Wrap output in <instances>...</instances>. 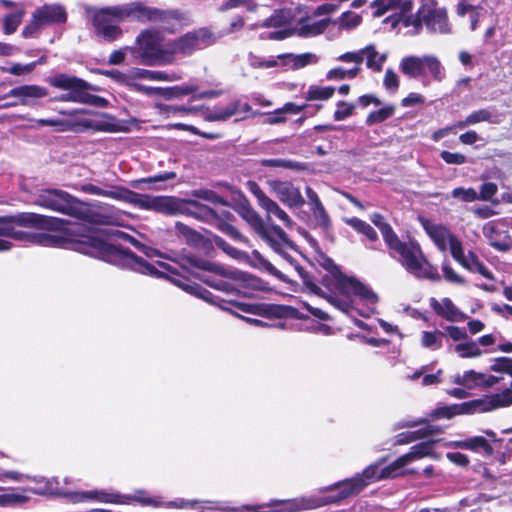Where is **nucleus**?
Here are the masks:
<instances>
[{
  "label": "nucleus",
  "instance_id": "1",
  "mask_svg": "<svg viewBox=\"0 0 512 512\" xmlns=\"http://www.w3.org/2000/svg\"><path fill=\"white\" fill-rule=\"evenodd\" d=\"M0 237L42 247L74 250L121 269L157 279L174 273L168 263H149L130 249L104 241L84 224L70 223L64 219L36 213L0 216Z\"/></svg>",
  "mask_w": 512,
  "mask_h": 512
},
{
  "label": "nucleus",
  "instance_id": "2",
  "mask_svg": "<svg viewBox=\"0 0 512 512\" xmlns=\"http://www.w3.org/2000/svg\"><path fill=\"white\" fill-rule=\"evenodd\" d=\"M316 260L326 270V274L322 276L321 284L328 292H324L323 297L348 316H352V313L356 311L360 316L369 317L374 309L368 312L356 309L351 295L361 301L375 305L379 300L377 294L358 279L343 274L335 262L321 250L317 252Z\"/></svg>",
  "mask_w": 512,
  "mask_h": 512
},
{
  "label": "nucleus",
  "instance_id": "3",
  "mask_svg": "<svg viewBox=\"0 0 512 512\" xmlns=\"http://www.w3.org/2000/svg\"><path fill=\"white\" fill-rule=\"evenodd\" d=\"M383 460L366 467L361 474L336 482L330 486L321 488V492H326L327 495L319 499L316 506L337 504L344 499L356 495L361 492L367 485L378 480L395 478L401 472L395 466V461L391 464L380 468Z\"/></svg>",
  "mask_w": 512,
  "mask_h": 512
},
{
  "label": "nucleus",
  "instance_id": "4",
  "mask_svg": "<svg viewBox=\"0 0 512 512\" xmlns=\"http://www.w3.org/2000/svg\"><path fill=\"white\" fill-rule=\"evenodd\" d=\"M184 280H173V282L179 287L183 288L188 293L195 295L209 303H213L221 307L223 310H229L225 305H232L239 309L242 312L265 316L269 318H291V319H306L308 316L304 315L298 309L287 306V305H279V304H247L240 302H226L225 300H221V303L217 302L219 297L214 296L212 292L204 288L202 285L197 283H185Z\"/></svg>",
  "mask_w": 512,
  "mask_h": 512
},
{
  "label": "nucleus",
  "instance_id": "5",
  "mask_svg": "<svg viewBox=\"0 0 512 512\" xmlns=\"http://www.w3.org/2000/svg\"><path fill=\"white\" fill-rule=\"evenodd\" d=\"M34 204L89 223L96 221L97 214L94 211L77 198L60 189L40 190L35 196Z\"/></svg>",
  "mask_w": 512,
  "mask_h": 512
},
{
  "label": "nucleus",
  "instance_id": "6",
  "mask_svg": "<svg viewBox=\"0 0 512 512\" xmlns=\"http://www.w3.org/2000/svg\"><path fill=\"white\" fill-rule=\"evenodd\" d=\"M129 52L145 66L166 65L173 61V54L162 46L160 32L152 28L140 32Z\"/></svg>",
  "mask_w": 512,
  "mask_h": 512
},
{
  "label": "nucleus",
  "instance_id": "7",
  "mask_svg": "<svg viewBox=\"0 0 512 512\" xmlns=\"http://www.w3.org/2000/svg\"><path fill=\"white\" fill-rule=\"evenodd\" d=\"M402 23L405 27H413L414 34H419L423 25L430 33L449 34L451 32L446 8L438 7L434 0L423 2L416 14L405 16Z\"/></svg>",
  "mask_w": 512,
  "mask_h": 512
},
{
  "label": "nucleus",
  "instance_id": "8",
  "mask_svg": "<svg viewBox=\"0 0 512 512\" xmlns=\"http://www.w3.org/2000/svg\"><path fill=\"white\" fill-rule=\"evenodd\" d=\"M399 69L410 79H418L424 86L431 80L441 82L445 78V69L440 60L434 55H409L401 59Z\"/></svg>",
  "mask_w": 512,
  "mask_h": 512
},
{
  "label": "nucleus",
  "instance_id": "9",
  "mask_svg": "<svg viewBox=\"0 0 512 512\" xmlns=\"http://www.w3.org/2000/svg\"><path fill=\"white\" fill-rule=\"evenodd\" d=\"M410 274L417 278L429 279L432 281H440L441 277L438 273L437 267L430 264L423 252L419 243L410 239L406 246L399 251L395 258Z\"/></svg>",
  "mask_w": 512,
  "mask_h": 512
},
{
  "label": "nucleus",
  "instance_id": "10",
  "mask_svg": "<svg viewBox=\"0 0 512 512\" xmlns=\"http://www.w3.org/2000/svg\"><path fill=\"white\" fill-rule=\"evenodd\" d=\"M116 13L124 20L131 19L141 23L144 22H163L168 19H179L178 11L161 10L154 7H148L141 1L130 2L118 5Z\"/></svg>",
  "mask_w": 512,
  "mask_h": 512
},
{
  "label": "nucleus",
  "instance_id": "11",
  "mask_svg": "<svg viewBox=\"0 0 512 512\" xmlns=\"http://www.w3.org/2000/svg\"><path fill=\"white\" fill-rule=\"evenodd\" d=\"M482 230L489 244L496 250L507 251L512 248V220H492L485 223Z\"/></svg>",
  "mask_w": 512,
  "mask_h": 512
},
{
  "label": "nucleus",
  "instance_id": "12",
  "mask_svg": "<svg viewBox=\"0 0 512 512\" xmlns=\"http://www.w3.org/2000/svg\"><path fill=\"white\" fill-rule=\"evenodd\" d=\"M269 190L275 197L288 208H301L305 204L299 187L295 186L291 181L268 180Z\"/></svg>",
  "mask_w": 512,
  "mask_h": 512
},
{
  "label": "nucleus",
  "instance_id": "13",
  "mask_svg": "<svg viewBox=\"0 0 512 512\" xmlns=\"http://www.w3.org/2000/svg\"><path fill=\"white\" fill-rule=\"evenodd\" d=\"M138 208L152 210L165 215H176L182 211V200L171 196L141 194Z\"/></svg>",
  "mask_w": 512,
  "mask_h": 512
},
{
  "label": "nucleus",
  "instance_id": "14",
  "mask_svg": "<svg viewBox=\"0 0 512 512\" xmlns=\"http://www.w3.org/2000/svg\"><path fill=\"white\" fill-rule=\"evenodd\" d=\"M213 42L212 33L208 29L202 28L181 36L174 44V51L190 55L196 50L208 47Z\"/></svg>",
  "mask_w": 512,
  "mask_h": 512
},
{
  "label": "nucleus",
  "instance_id": "15",
  "mask_svg": "<svg viewBox=\"0 0 512 512\" xmlns=\"http://www.w3.org/2000/svg\"><path fill=\"white\" fill-rule=\"evenodd\" d=\"M370 220L380 230L383 240L389 249V255L392 258H396V255L406 246L408 241H402L398 237L392 226L385 221L382 214L373 213L370 216Z\"/></svg>",
  "mask_w": 512,
  "mask_h": 512
},
{
  "label": "nucleus",
  "instance_id": "16",
  "mask_svg": "<svg viewBox=\"0 0 512 512\" xmlns=\"http://www.w3.org/2000/svg\"><path fill=\"white\" fill-rule=\"evenodd\" d=\"M49 91L46 87L40 85H21L12 88L5 97H15L20 100L22 105L34 106L38 100L48 96Z\"/></svg>",
  "mask_w": 512,
  "mask_h": 512
},
{
  "label": "nucleus",
  "instance_id": "17",
  "mask_svg": "<svg viewBox=\"0 0 512 512\" xmlns=\"http://www.w3.org/2000/svg\"><path fill=\"white\" fill-rule=\"evenodd\" d=\"M452 382L466 389H474L476 387H492L498 382V378L485 373H479L474 370L465 371L463 374L453 376Z\"/></svg>",
  "mask_w": 512,
  "mask_h": 512
},
{
  "label": "nucleus",
  "instance_id": "18",
  "mask_svg": "<svg viewBox=\"0 0 512 512\" xmlns=\"http://www.w3.org/2000/svg\"><path fill=\"white\" fill-rule=\"evenodd\" d=\"M35 18L41 25L64 24L67 21V12L61 4H44L34 12Z\"/></svg>",
  "mask_w": 512,
  "mask_h": 512
},
{
  "label": "nucleus",
  "instance_id": "19",
  "mask_svg": "<svg viewBox=\"0 0 512 512\" xmlns=\"http://www.w3.org/2000/svg\"><path fill=\"white\" fill-rule=\"evenodd\" d=\"M501 121L502 115L498 113L494 107H488L471 112L466 116L464 120L456 122L454 127L457 129H464L468 126L475 125L480 122L499 124Z\"/></svg>",
  "mask_w": 512,
  "mask_h": 512
},
{
  "label": "nucleus",
  "instance_id": "20",
  "mask_svg": "<svg viewBox=\"0 0 512 512\" xmlns=\"http://www.w3.org/2000/svg\"><path fill=\"white\" fill-rule=\"evenodd\" d=\"M274 252L282 250L283 247L295 248L294 243L289 239L286 232L278 225L265 226L259 233Z\"/></svg>",
  "mask_w": 512,
  "mask_h": 512
},
{
  "label": "nucleus",
  "instance_id": "21",
  "mask_svg": "<svg viewBox=\"0 0 512 512\" xmlns=\"http://www.w3.org/2000/svg\"><path fill=\"white\" fill-rule=\"evenodd\" d=\"M82 497L90 498V499H98L101 502L105 503H115V504H127L131 500H135L143 505H157L158 502L150 497L142 498V497H136L132 498L127 495H119V494H113V493H105L97 491H89L82 493Z\"/></svg>",
  "mask_w": 512,
  "mask_h": 512
},
{
  "label": "nucleus",
  "instance_id": "22",
  "mask_svg": "<svg viewBox=\"0 0 512 512\" xmlns=\"http://www.w3.org/2000/svg\"><path fill=\"white\" fill-rule=\"evenodd\" d=\"M77 124L84 129H92L98 132L113 133L120 130L117 118L108 113H101L99 119H81Z\"/></svg>",
  "mask_w": 512,
  "mask_h": 512
},
{
  "label": "nucleus",
  "instance_id": "23",
  "mask_svg": "<svg viewBox=\"0 0 512 512\" xmlns=\"http://www.w3.org/2000/svg\"><path fill=\"white\" fill-rule=\"evenodd\" d=\"M430 305L437 315L447 321L456 322L466 318V315L461 312L448 297L443 298L441 302L435 298H431Z\"/></svg>",
  "mask_w": 512,
  "mask_h": 512
},
{
  "label": "nucleus",
  "instance_id": "24",
  "mask_svg": "<svg viewBox=\"0 0 512 512\" xmlns=\"http://www.w3.org/2000/svg\"><path fill=\"white\" fill-rule=\"evenodd\" d=\"M186 215L192 216L198 220L211 222L213 220H217L218 216L216 212L208 207L207 205L201 204L196 200H182V211Z\"/></svg>",
  "mask_w": 512,
  "mask_h": 512
},
{
  "label": "nucleus",
  "instance_id": "25",
  "mask_svg": "<svg viewBox=\"0 0 512 512\" xmlns=\"http://www.w3.org/2000/svg\"><path fill=\"white\" fill-rule=\"evenodd\" d=\"M451 446L463 450H470L476 453H483L486 456L493 454V447L484 436H473L464 440L451 442Z\"/></svg>",
  "mask_w": 512,
  "mask_h": 512
},
{
  "label": "nucleus",
  "instance_id": "26",
  "mask_svg": "<svg viewBox=\"0 0 512 512\" xmlns=\"http://www.w3.org/2000/svg\"><path fill=\"white\" fill-rule=\"evenodd\" d=\"M434 449V443L432 441H424L413 445L410 448V451L395 460V466L398 467L399 471L401 469L414 461L415 459H419L425 456H428L432 453Z\"/></svg>",
  "mask_w": 512,
  "mask_h": 512
},
{
  "label": "nucleus",
  "instance_id": "27",
  "mask_svg": "<svg viewBox=\"0 0 512 512\" xmlns=\"http://www.w3.org/2000/svg\"><path fill=\"white\" fill-rule=\"evenodd\" d=\"M423 227L437 248L442 252L447 250V244L450 243V238L455 237L450 233L447 227L440 224H433L426 221Z\"/></svg>",
  "mask_w": 512,
  "mask_h": 512
},
{
  "label": "nucleus",
  "instance_id": "28",
  "mask_svg": "<svg viewBox=\"0 0 512 512\" xmlns=\"http://www.w3.org/2000/svg\"><path fill=\"white\" fill-rule=\"evenodd\" d=\"M282 60L283 65H289L291 69L298 70L308 65L318 63L320 57L312 52H305L302 54L285 53L277 57Z\"/></svg>",
  "mask_w": 512,
  "mask_h": 512
},
{
  "label": "nucleus",
  "instance_id": "29",
  "mask_svg": "<svg viewBox=\"0 0 512 512\" xmlns=\"http://www.w3.org/2000/svg\"><path fill=\"white\" fill-rule=\"evenodd\" d=\"M251 264L264 272L274 276L278 280L293 285L295 282L290 279L285 273L277 269L272 263L265 259L257 250H253L251 254Z\"/></svg>",
  "mask_w": 512,
  "mask_h": 512
},
{
  "label": "nucleus",
  "instance_id": "30",
  "mask_svg": "<svg viewBox=\"0 0 512 512\" xmlns=\"http://www.w3.org/2000/svg\"><path fill=\"white\" fill-rule=\"evenodd\" d=\"M117 8H119L118 5L105 7L94 14L92 24L95 31L103 29V27H109L110 25H117L123 21L122 17L115 12Z\"/></svg>",
  "mask_w": 512,
  "mask_h": 512
},
{
  "label": "nucleus",
  "instance_id": "31",
  "mask_svg": "<svg viewBox=\"0 0 512 512\" xmlns=\"http://www.w3.org/2000/svg\"><path fill=\"white\" fill-rule=\"evenodd\" d=\"M363 61L365 60L366 67L373 72H381L383 65L388 58L387 53L380 54L374 44H369L362 48Z\"/></svg>",
  "mask_w": 512,
  "mask_h": 512
},
{
  "label": "nucleus",
  "instance_id": "32",
  "mask_svg": "<svg viewBox=\"0 0 512 512\" xmlns=\"http://www.w3.org/2000/svg\"><path fill=\"white\" fill-rule=\"evenodd\" d=\"M51 86L66 90L71 88H91L85 80L65 73L56 74L48 79Z\"/></svg>",
  "mask_w": 512,
  "mask_h": 512
},
{
  "label": "nucleus",
  "instance_id": "33",
  "mask_svg": "<svg viewBox=\"0 0 512 512\" xmlns=\"http://www.w3.org/2000/svg\"><path fill=\"white\" fill-rule=\"evenodd\" d=\"M486 411H492L498 408L508 407L512 404V390L505 388L499 393H493L483 396Z\"/></svg>",
  "mask_w": 512,
  "mask_h": 512
},
{
  "label": "nucleus",
  "instance_id": "34",
  "mask_svg": "<svg viewBox=\"0 0 512 512\" xmlns=\"http://www.w3.org/2000/svg\"><path fill=\"white\" fill-rule=\"evenodd\" d=\"M412 5V0H375L371 4L375 8L373 13L375 17H380L396 7H401L403 12H408L412 9Z\"/></svg>",
  "mask_w": 512,
  "mask_h": 512
},
{
  "label": "nucleus",
  "instance_id": "35",
  "mask_svg": "<svg viewBox=\"0 0 512 512\" xmlns=\"http://www.w3.org/2000/svg\"><path fill=\"white\" fill-rule=\"evenodd\" d=\"M105 197L120 200L138 208L141 193L132 191L124 186H113L110 190H106Z\"/></svg>",
  "mask_w": 512,
  "mask_h": 512
},
{
  "label": "nucleus",
  "instance_id": "36",
  "mask_svg": "<svg viewBox=\"0 0 512 512\" xmlns=\"http://www.w3.org/2000/svg\"><path fill=\"white\" fill-rule=\"evenodd\" d=\"M438 432V429L430 424H427L425 427L420 428L415 431H407L402 432L396 435L395 444L396 445H403L408 444L411 442H414L418 439L425 438L427 436H431Z\"/></svg>",
  "mask_w": 512,
  "mask_h": 512
},
{
  "label": "nucleus",
  "instance_id": "37",
  "mask_svg": "<svg viewBox=\"0 0 512 512\" xmlns=\"http://www.w3.org/2000/svg\"><path fill=\"white\" fill-rule=\"evenodd\" d=\"M116 236L122 241L130 243L135 249L143 253L149 259L154 257H163V254L159 250L142 243L136 237L126 232L117 231Z\"/></svg>",
  "mask_w": 512,
  "mask_h": 512
},
{
  "label": "nucleus",
  "instance_id": "38",
  "mask_svg": "<svg viewBox=\"0 0 512 512\" xmlns=\"http://www.w3.org/2000/svg\"><path fill=\"white\" fill-rule=\"evenodd\" d=\"M197 91V86L190 84L175 85L171 87H160L159 96L165 100L179 99L193 94Z\"/></svg>",
  "mask_w": 512,
  "mask_h": 512
},
{
  "label": "nucleus",
  "instance_id": "39",
  "mask_svg": "<svg viewBox=\"0 0 512 512\" xmlns=\"http://www.w3.org/2000/svg\"><path fill=\"white\" fill-rule=\"evenodd\" d=\"M462 266L469 270L470 272H477L487 279H494L492 272L485 266V264L482 261H480L478 256L472 251L468 252L466 259L462 263Z\"/></svg>",
  "mask_w": 512,
  "mask_h": 512
},
{
  "label": "nucleus",
  "instance_id": "40",
  "mask_svg": "<svg viewBox=\"0 0 512 512\" xmlns=\"http://www.w3.org/2000/svg\"><path fill=\"white\" fill-rule=\"evenodd\" d=\"M300 277L302 280L303 285L307 290H309L311 293L324 296V292L321 290V288L317 285V283L314 280V277L304 268L302 267L297 260L290 266Z\"/></svg>",
  "mask_w": 512,
  "mask_h": 512
},
{
  "label": "nucleus",
  "instance_id": "41",
  "mask_svg": "<svg viewBox=\"0 0 512 512\" xmlns=\"http://www.w3.org/2000/svg\"><path fill=\"white\" fill-rule=\"evenodd\" d=\"M240 108V101L236 100L225 107H214L207 115L209 121H225L235 115Z\"/></svg>",
  "mask_w": 512,
  "mask_h": 512
},
{
  "label": "nucleus",
  "instance_id": "42",
  "mask_svg": "<svg viewBox=\"0 0 512 512\" xmlns=\"http://www.w3.org/2000/svg\"><path fill=\"white\" fill-rule=\"evenodd\" d=\"M261 164L264 167H279L293 171H305L308 167L307 163L283 158L263 159Z\"/></svg>",
  "mask_w": 512,
  "mask_h": 512
},
{
  "label": "nucleus",
  "instance_id": "43",
  "mask_svg": "<svg viewBox=\"0 0 512 512\" xmlns=\"http://www.w3.org/2000/svg\"><path fill=\"white\" fill-rule=\"evenodd\" d=\"M446 333L443 330L423 331L421 334V345L430 350H439L443 346V339Z\"/></svg>",
  "mask_w": 512,
  "mask_h": 512
},
{
  "label": "nucleus",
  "instance_id": "44",
  "mask_svg": "<svg viewBox=\"0 0 512 512\" xmlns=\"http://www.w3.org/2000/svg\"><path fill=\"white\" fill-rule=\"evenodd\" d=\"M346 223L352 227L356 232L364 235L370 242L378 241V234L376 230L366 221L361 220L357 217L346 219Z\"/></svg>",
  "mask_w": 512,
  "mask_h": 512
},
{
  "label": "nucleus",
  "instance_id": "45",
  "mask_svg": "<svg viewBox=\"0 0 512 512\" xmlns=\"http://www.w3.org/2000/svg\"><path fill=\"white\" fill-rule=\"evenodd\" d=\"M335 93V88L333 86H319V85H311L308 90L305 92L304 97L307 101H315V100H328Z\"/></svg>",
  "mask_w": 512,
  "mask_h": 512
},
{
  "label": "nucleus",
  "instance_id": "46",
  "mask_svg": "<svg viewBox=\"0 0 512 512\" xmlns=\"http://www.w3.org/2000/svg\"><path fill=\"white\" fill-rule=\"evenodd\" d=\"M459 415H472L486 411L483 396L477 399L457 404Z\"/></svg>",
  "mask_w": 512,
  "mask_h": 512
},
{
  "label": "nucleus",
  "instance_id": "47",
  "mask_svg": "<svg viewBox=\"0 0 512 512\" xmlns=\"http://www.w3.org/2000/svg\"><path fill=\"white\" fill-rule=\"evenodd\" d=\"M395 112L394 105H386L378 110L372 111L366 118V125L372 126L375 124L382 123L392 117Z\"/></svg>",
  "mask_w": 512,
  "mask_h": 512
},
{
  "label": "nucleus",
  "instance_id": "48",
  "mask_svg": "<svg viewBox=\"0 0 512 512\" xmlns=\"http://www.w3.org/2000/svg\"><path fill=\"white\" fill-rule=\"evenodd\" d=\"M263 210L266 211L268 217H271L272 215L278 218L280 221L283 222L286 226H291L293 224V221L289 217V215L272 199H270L263 207Z\"/></svg>",
  "mask_w": 512,
  "mask_h": 512
},
{
  "label": "nucleus",
  "instance_id": "49",
  "mask_svg": "<svg viewBox=\"0 0 512 512\" xmlns=\"http://www.w3.org/2000/svg\"><path fill=\"white\" fill-rule=\"evenodd\" d=\"M156 107L160 114L166 115L167 117L179 114H191L197 111L195 107L185 105H167L159 103Z\"/></svg>",
  "mask_w": 512,
  "mask_h": 512
},
{
  "label": "nucleus",
  "instance_id": "50",
  "mask_svg": "<svg viewBox=\"0 0 512 512\" xmlns=\"http://www.w3.org/2000/svg\"><path fill=\"white\" fill-rule=\"evenodd\" d=\"M311 212H312L314 221L316 222V225L323 230L325 235L328 236L330 234V230L332 227V221H331V218H330L328 212L326 211L325 207L323 206V207L311 210Z\"/></svg>",
  "mask_w": 512,
  "mask_h": 512
},
{
  "label": "nucleus",
  "instance_id": "51",
  "mask_svg": "<svg viewBox=\"0 0 512 512\" xmlns=\"http://www.w3.org/2000/svg\"><path fill=\"white\" fill-rule=\"evenodd\" d=\"M329 19H322L300 27L299 35L304 37L316 36L323 33L328 27Z\"/></svg>",
  "mask_w": 512,
  "mask_h": 512
},
{
  "label": "nucleus",
  "instance_id": "52",
  "mask_svg": "<svg viewBox=\"0 0 512 512\" xmlns=\"http://www.w3.org/2000/svg\"><path fill=\"white\" fill-rule=\"evenodd\" d=\"M455 352L458 353V355L461 358H471V357H477L480 356L482 351L479 348V345L475 341H468L465 343H459L454 346Z\"/></svg>",
  "mask_w": 512,
  "mask_h": 512
},
{
  "label": "nucleus",
  "instance_id": "53",
  "mask_svg": "<svg viewBox=\"0 0 512 512\" xmlns=\"http://www.w3.org/2000/svg\"><path fill=\"white\" fill-rule=\"evenodd\" d=\"M212 241L216 245V247H218L219 249H221L223 252H225L227 255L234 259L240 260L248 257L245 252L234 248L218 235H213Z\"/></svg>",
  "mask_w": 512,
  "mask_h": 512
},
{
  "label": "nucleus",
  "instance_id": "54",
  "mask_svg": "<svg viewBox=\"0 0 512 512\" xmlns=\"http://www.w3.org/2000/svg\"><path fill=\"white\" fill-rule=\"evenodd\" d=\"M99 73L111 78L112 80H114L115 82H117L119 84L126 85L129 87L131 86V84H133V80H135L132 70L129 73H124V72H121V71L115 70V69L100 70Z\"/></svg>",
  "mask_w": 512,
  "mask_h": 512
},
{
  "label": "nucleus",
  "instance_id": "55",
  "mask_svg": "<svg viewBox=\"0 0 512 512\" xmlns=\"http://www.w3.org/2000/svg\"><path fill=\"white\" fill-rule=\"evenodd\" d=\"M132 73L134 75L135 80L136 79H146L151 81H163V80H170L168 77V74L162 71H152V70H146L142 68H134L132 69Z\"/></svg>",
  "mask_w": 512,
  "mask_h": 512
},
{
  "label": "nucleus",
  "instance_id": "56",
  "mask_svg": "<svg viewBox=\"0 0 512 512\" xmlns=\"http://www.w3.org/2000/svg\"><path fill=\"white\" fill-rule=\"evenodd\" d=\"M498 192L497 184L493 182H484L480 186V190L478 192V200L480 201H490L493 204H499L498 199H494L493 197Z\"/></svg>",
  "mask_w": 512,
  "mask_h": 512
},
{
  "label": "nucleus",
  "instance_id": "57",
  "mask_svg": "<svg viewBox=\"0 0 512 512\" xmlns=\"http://www.w3.org/2000/svg\"><path fill=\"white\" fill-rule=\"evenodd\" d=\"M95 33L98 37L109 43L119 40L123 36V31L118 24L103 27V29L97 30Z\"/></svg>",
  "mask_w": 512,
  "mask_h": 512
},
{
  "label": "nucleus",
  "instance_id": "58",
  "mask_svg": "<svg viewBox=\"0 0 512 512\" xmlns=\"http://www.w3.org/2000/svg\"><path fill=\"white\" fill-rule=\"evenodd\" d=\"M243 218L253 227L259 234L266 226L262 218L251 207H243Z\"/></svg>",
  "mask_w": 512,
  "mask_h": 512
},
{
  "label": "nucleus",
  "instance_id": "59",
  "mask_svg": "<svg viewBox=\"0 0 512 512\" xmlns=\"http://www.w3.org/2000/svg\"><path fill=\"white\" fill-rule=\"evenodd\" d=\"M451 196L462 202L471 203L478 200V192L472 188L456 187L451 191Z\"/></svg>",
  "mask_w": 512,
  "mask_h": 512
},
{
  "label": "nucleus",
  "instance_id": "60",
  "mask_svg": "<svg viewBox=\"0 0 512 512\" xmlns=\"http://www.w3.org/2000/svg\"><path fill=\"white\" fill-rule=\"evenodd\" d=\"M362 21V17L356 13L347 11L341 14L338 19V24L340 28L343 29H353L357 27Z\"/></svg>",
  "mask_w": 512,
  "mask_h": 512
},
{
  "label": "nucleus",
  "instance_id": "61",
  "mask_svg": "<svg viewBox=\"0 0 512 512\" xmlns=\"http://www.w3.org/2000/svg\"><path fill=\"white\" fill-rule=\"evenodd\" d=\"M28 497L20 493L0 494V507L16 506L25 503Z\"/></svg>",
  "mask_w": 512,
  "mask_h": 512
},
{
  "label": "nucleus",
  "instance_id": "62",
  "mask_svg": "<svg viewBox=\"0 0 512 512\" xmlns=\"http://www.w3.org/2000/svg\"><path fill=\"white\" fill-rule=\"evenodd\" d=\"M288 19L281 11H275L270 17L266 18L261 27L265 28H281L287 25Z\"/></svg>",
  "mask_w": 512,
  "mask_h": 512
},
{
  "label": "nucleus",
  "instance_id": "63",
  "mask_svg": "<svg viewBox=\"0 0 512 512\" xmlns=\"http://www.w3.org/2000/svg\"><path fill=\"white\" fill-rule=\"evenodd\" d=\"M22 17V11H17L6 15L4 18V32L6 34L14 33L20 25Z\"/></svg>",
  "mask_w": 512,
  "mask_h": 512
},
{
  "label": "nucleus",
  "instance_id": "64",
  "mask_svg": "<svg viewBox=\"0 0 512 512\" xmlns=\"http://www.w3.org/2000/svg\"><path fill=\"white\" fill-rule=\"evenodd\" d=\"M336 110L333 118L335 121H343L353 114L355 106L345 101H339L336 104Z\"/></svg>",
  "mask_w": 512,
  "mask_h": 512
}]
</instances>
